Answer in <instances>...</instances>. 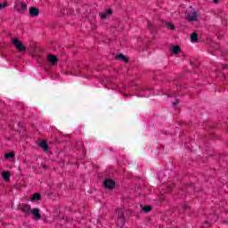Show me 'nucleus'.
Segmentation results:
<instances>
[{
    "label": "nucleus",
    "mask_w": 228,
    "mask_h": 228,
    "mask_svg": "<svg viewBox=\"0 0 228 228\" xmlns=\"http://www.w3.org/2000/svg\"><path fill=\"white\" fill-rule=\"evenodd\" d=\"M14 10L18 13H26L28 12V4L20 0H17L14 3Z\"/></svg>",
    "instance_id": "1"
},
{
    "label": "nucleus",
    "mask_w": 228,
    "mask_h": 228,
    "mask_svg": "<svg viewBox=\"0 0 228 228\" xmlns=\"http://www.w3.org/2000/svg\"><path fill=\"white\" fill-rule=\"evenodd\" d=\"M12 45L17 49L18 53H26V46L22 45V42L19 38L14 37L12 39Z\"/></svg>",
    "instance_id": "2"
},
{
    "label": "nucleus",
    "mask_w": 228,
    "mask_h": 228,
    "mask_svg": "<svg viewBox=\"0 0 228 228\" xmlns=\"http://www.w3.org/2000/svg\"><path fill=\"white\" fill-rule=\"evenodd\" d=\"M115 218L118 220V225H119V227H123L124 226V209L120 208V209H117L115 211Z\"/></svg>",
    "instance_id": "3"
},
{
    "label": "nucleus",
    "mask_w": 228,
    "mask_h": 228,
    "mask_svg": "<svg viewBox=\"0 0 228 228\" xmlns=\"http://www.w3.org/2000/svg\"><path fill=\"white\" fill-rule=\"evenodd\" d=\"M187 20L191 22H196L199 20V12L195 9H191V11L187 12Z\"/></svg>",
    "instance_id": "4"
},
{
    "label": "nucleus",
    "mask_w": 228,
    "mask_h": 228,
    "mask_svg": "<svg viewBox=\"0 0 228 228\" xmlns=\"http://www.w3.org/2000/svg\"><path fill=\"white\" fill-rule=\"evenodd\" d=\"M30 215H32L34 220H40L42 218V215L40 214V209L34 208L30 210Z\"/></svg>",
    "instance_id": "5"
},
{
    "label": "nucleus",
    "mask_w": 228,
    "mask_h": 228,
    "mask_svg": "<svg viewBox=\"0 0 228 228\" xmlns=\"http://www.w3.org/2000/svg\"><path fill=\"white\" fill-rule=\"evenodd\" d=\"M20 211L26 215V216H28V215H31V205L24 204L20 207Z\"/></svg>",
    "instance_id": "6"
},
{
    "label": "nucleus",
    "mask_w": 228,
    "mask_h": 228,
    "mask_svg": "<svg viewBox=\"0 0 228 228\" xmlns=\"http://www.w3.org/2000/svg\"><path fill=\"white\" fill-rule=\"evenodd\" d=\"M103 184L105 188H108V190H113V188H115V182L111 179H106L103 182Z\"/></svg>",
    "instance_id": "7"
},
{
    "label": "nucleus",
    "mask_w": 228,
    "mask_h": 228,
    "mask_svg": "<svg viewBox=\"0 0 228 228\" xmlns=\"http://www.w3.org/2000/svg\"><path fill=\"white\" fill-rule=\"evenodd\" d=\"M28 12L31 17H38L40 14V11L37 7H30Z\"/></svg>",
    "instance_id": "8"
},
{
    "label": "nucleus",
    "mask_w": 228,
    "mask_h": 228,
    "mask_svg": "<svg viewBox=\"0 0 228 228\" xmlns=\"http://www.w3.org/2000/svg\"><path fill=\"white\" fill-rule=\"evenodd\" d=\"M48 61L52 65H56V63H58V57H56L55 55H53V54H49L48 55Z\"/></svg>",
    "instance_id": "9"
},
{
    "label": "nucleus",
    "mask_w": 228,
    "mask_h": 228,
    "mask_svg": "<svg viewBox=\"0 0 228 228\" xmlns=\"http://www.w3.org/2000/svg\"><path fill=\"white\" fill-rule=\"evenodd\" d=\"M170 51H172L174 54H178L179 53H181V46L177 45H171Z\"/></svg>",
    "instance_id": "10"
},
{
    "label": "nucleus",
    "mask_w": 228,
    "mask_h": 228,
    "mask_svg": "<svg viewBox=\"0 0 228 228\" xmlns=\"http://www.w3.org/2000/svg\"><path fill=\"white\" fill-rule=\"evenodd\" d=\"M11 175H12V173H10V171L2 172V177L4 181H5L6 183H9Z\"/></svg>",
    "instance_id": "11"
},
{
    "label": "nucleus",
    "mask_w": 228,
    "mask_h": 228,
    "mask_svg": "<svg viewBox=\"0 0 228 228\" xmlns=\"http://www.w3.org/2000/svg\"><path fill=\"white\" fill-rule=\"evenodd\" d=\"M113 13V12L109 9L103 12L100 13L101 19H108V17H110L111 14Z\"/></svg>",
    "instance_id": "12"
},
{
    "label": "nucleus",
    "mask_w": 228,
    "mask_h": 228,
    "mask_svg": "<svg viewBox=\"0 0 228 228\" xmlns=\"http://www.w3.org/2000/svg\"><path fill=\"white\" fill-rule=\"evenodd\" d=\"M191 42L192 44H195L197 42H199V35H197V33L193 32L191 35Z\"/></svg>",
    "instance_id": "13"
},
{
    "label": "nucleus",
    "mask_w": 228,
    "mask_h": 228,
    "mask_svg": "<svg viewBox=\"0 0 228 228\" xmlns=\"http://www.w3.org/2000/svg\"><path fill=\"white\" fill-rule=\"evenodd\" d=\"M70 13H71V15H77V17H79V15H81V17H86V12H79V11L77 9L76 11H73Z\"/></svg>",
    "instance_id": "14"
},
{
    "label": "nucleus",
    "mask_w": 228,
    "mask_h": 228,
    "mask_svg": "<svg viewBox=\"0 0 228 228\" xmlns=\"http://www.w3.org/2000/svg\"><path fill=\"white\" fill-rule=\"evenodd\" d=\"M116 60H120L121 61L127 62V57H126L124 54L119 53L118 55L116 56Z\"/></svg>",
    "instance_id": "15"
},
{
    "label": "nucleus",
    "mask_w": 228,
    "mask_h": 228,
    "mask_svg": "<svg viewBox=\"0 0 228 228\" xmlns=\"http://www.w3.org/2000/svg\"><path fill=\"white\" fill-rule=\"evenodd\" d=\"M142 208V210L144 212V213H149V211H151L152 210V207L151 206H141Z\"/></svg>",
    "instance_id": "16"
},
{
    "label": "nucleus",
    "mask_w": 228,
    "mask_h": 228,
    "mask_svg": "<svg viewBox=\"0 0 228 228\" xmlns=\"http://www.w3.org/2000/svg\"><path fill=\"white\" fill-rule=\"evenodd\" d=\"M40 147L43 149V151H47V149H49V146L45 141L40 142Z\"/></svg>",
    "instance_id": "17"
},
{
    "label": "nucleus",
    "mask_w": 228,
    "mask_h": 228,
    "mask_svg": "<svg viewBox=\"0 0 228 228\" xmlns=\"http://www.w3.org/2000/svg\"><path fill=\"white\" fill-rule=\"evenodd\" d=\"M35 200H40V194L36 193V194H34V195L32 196L31 201H32V202H35Z\"/></svg>",
    "instance_id": "18"
},
{
    "label": "nucleus",
    "mask_w": 228,
    "mask_h": 228,
    "mask_svg": "<svg viewBox=\"0 0 228 228\" xmlns=\"http://www.w3.org/2000/svg\"><path fill=\"white\" fill-rule=\"evenodd\" d=\"M13 152L5 153L4 158L8 159V158H13Z\"/></svg>",
    "instance_id": "19"
},
{
    "label": "nucleus",
    "mask_w": 228,
    "mask_h": 228,
    "mask_svg": "<svg viewBox=\"0 0 228 228\" xmlns=\"http://www.w3.org/2000/svg\"><path fill=\"white\" fill-rule=\"evenodd\" d=\"M8 3L4 2V4L0 3V10H4V8H6Z\"/></svg>",
    "instance_id": "20"
},
{
    "label": "nucleus",
    "mask_w": 228,
    "mask_h": 228,
    "mask_svg": "<svg viewBox=\"0 0 228 228\" xmlns=\"http://www.w3.org/2000/svg\"><path fill=\"white\" fill-rule=\"evenodd\" d=\"M167 28H168L169 29H175V27L172 23H167Z\"/></svg>",
    "instance_id": "21"
},
{
    "label": "nucleus",
    "mask_w": 228,
    "mask_h": 228,
    "mask_svg": "<svg viewBox=\"0 0 228 228\" xmlns=\"http://www.w3.org/2000/svg\"><path fill=\"white\" fill-rule=\"evenodd\" d=\"M179 104V99H176L175 102H173V106H177Z\"/></svg>",
    "instance_id": "22"
},
{
    "label": "nucleus",
    "mask_w": 228,
    "mask_h": 228,
    "mask_svg": "<svg viewBox=\"0 0 228 228\" xmlns=\"http://www.w3.org/2000/svg\"><path fill=\"white\" fill-rule=\"evenodd\" d=\"M214 3H218V0H214Z\"/></svg>",
    "instance_id": "23"
}]
</instances>
